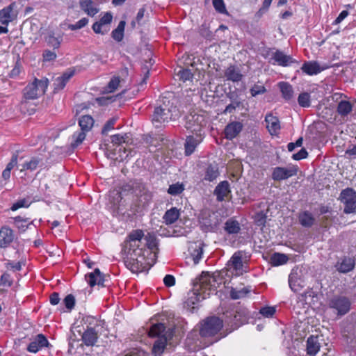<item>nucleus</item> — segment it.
I'll use <instances>...</instances> for the list:
<instances>
[{"label":"nucleus","mask_w":356,"mask_h":356,"mask_svg":"<svg viewBox=\"0 0 356 356\" xmlns=\"http://www.w3.org/2000/svg\"><path fill=\"white\" fill-rule=\"evenodd\" d=\"M127 134L122 136L120 134H115L111 136V143L114 145H120L123 143L126 142V139L127 138Z\"/></svg>","instance_id":"5fc2aeb1"},{"label":"nucleus","mask_w":356,"mask_h":356,"mask_svg":"<svg viewBox=\"0 0 356 356\" xmlns=\"http://www.w3.org/2000/svg\"><path fill=\"white\" fill-rule=\"evenodd\" d=\"M79 124L82 131H88L93 127L94 120L90 115H83L79 120Z\"/></svg>","instance_id":"72a5a7b5"},{"label":"nucleus","mask_w":356,"mask_h":356,"mask_svg":"<svg viewBox=\"0 0 356 356\" xmlns=\"http://www.w3.org/2000/svg\"><path fill=\"white\" fill-rule=\"evenodd\" d=\"M299 221L302 226L309 227L314 224V218L312 213L305 211L299 215Z\"/></svg>","instance_id":"4c0bfd02"},{"label":"nucleus","mask_w":356,"mask_h":356,"mask_svg":"<svg viewBox=\"0 0 356 356\" xmlns=\"http://www.w3.org/2000/svg\"><path fill=\"white\" fill-rule=\"evenodd\" d=\"M243 124L240 122H232L229 123L225 129V137L227 139L232 140L236 138L242 131Z\"/></svg>","instance_id":"dca6fc26"},{"label":"nucleus","mask_w":356,"mask_h":356,"mask_svg":"<svg viewBox=\"0 0 356 356\" xmlns=\"http://www.w3.org/2000/svg\"><path fill=\"white\" fill-rule=\"evenodd\" d=\"M0 284L3 286H11L12 281L10 280V276L8 273H3L0 278Z\"/></svg>","instance_id":"bf43d9fd"},{"label":"nucleus","mask_w":356,"mask_h":356,"mask_svg":"<svg viewBox=\"0 0 356 356\" xmlns=\"http://www.w3.org/2000/svg\"><path fill=\"white\" fill-rule=\"evenodd\" d=\"M63 303L66 308L70 311L72 310L75 305V298L72 294H68L63 300Z\"/></svg>","instance_id":"864d4df0"},{"label":"nucleus","mask_w":356,"mask_h":356,"mask_svg":"<svg viewBox=\"0 0 356 356\" xmlns=\"http://www.w3.org/2000/svg\"><path fill=\"white\" fill-rule=\"evenodd\" d=\"M225 76L227 80L238 82L242 79L243 75L240 70L235 66L231 65L227 68Z\"/></svg>","instance_id":"c756f323"},{"label":"nucleus","mask_w":356,"mask_h":356,"mask_svg":"<svg viewBox=\"0 0 356 356\" xmlns=\"http://www.w3.org/2000/svg\"><path fill=\"white\" fill-rule=\"evenodd\" d=\"M149 336L156 337L164 336L166 337L165 327L163 323H156L151 326L149 331Z\"/></svg>","instance_id":"473e14b6"},{"label":"nucleus","mask_w":356,"mask_h":356,"mask_svg":"<svg viewBox=\"0 0 356 356\" xmlns=\"http://www.w3.org/2000/svg\"><path fill=\"white\" fill-rule=\"evenodd\" d=\"M345 154L351 159H356V145H353L352 147L348 148L346 151Z\"/></svg>","instance_id":"774afa93"},{"label":"nucleus","mask_w":356,"mask_h":356,"mask_svg":"<svg viewBox=\"0 0 356 356\" xmlns=\"http://www.w3.org/2000/svg\"><path fill=\"white\" fill-rule=\"evenodd\" d=\"M14 239V234L11 229L3 227L0 229V248L8 247Z\"/></svg>","instance_id":"aec40b11"},{"label":"nucleus","mask_w":356,"mask_h":356,"mask_svg":"<svg viewBox=\"0 0 356 356\" xmlns=\"http://www.w3.org/2000/svg\"><path fill=\"white\" fill-rule=\"evenodd\" d=\"M144 233L141 229L131 231L124 242L123 252L126 257V266L134 273L143 271L147 266H151L145 257V250L140 248L141 240Z\"/></svg>","instance_id":"f257e3e1"},{"label":"nucleus","mask_w":356,"mask_h":356,"mask_svg":"<svg viewBox=\"0 0 356 356\" xmlns=\"http://www.w3.org/2000/svg\"><path fill=\"white\" fill-rule=\"evenodd\" d=\"M213 5L218 12L220 13H225L226 12L223 0H213Z\"/></svg>","instance_id":"4d7b16f0"},{"label":"nucleus","mask_w":356,"mask_h":356,"mask_svg":"<svg viewBox=\"0 0 356 356\" xmlns=\"http://www.w3.org/2000/svg\"><path fill=\"white\" fill-rule=\"evenodd\" d=\"M88 19L86 17H83L80 20H79L76 24H69L68 29L71 31H75L78 29H81L86 26L88 24Z\"/></svg>","instance_id":"8fccbe9b"},{"label":"nucleus","mask_w":356,"mask_h":356,"mask_svg":"<svg viewBox=\"0 0 356 356\" xmlns=\"http://www.w3.org/2000/svg\"><path fill=\"white\" fill-rule=\"evenodd\" d=\"M279 88L282 92V97L286 101H289L293 97V89L291 84L286 82H280L278 83Z\"/></svg>","instance_id":"7c9ffc66"},{"label":"nucleus","mask_w":356,"mask_h":356,"mask_svg":"<svg viewBox=\"0 0 356 356\" xmlns=\"http://www.w3.org/2000/svg\"><path fill=\"white\" fill-rule=\"evenodd\" d=\"M204 115L198 113H191L186 117L185 127L194 134H201L202 128L206 125Z\"/></svg>","instance_id":"1a4fd4ad"},{"label":"nucleus","mask_w":356,"mask_h":356,"mask_svg":"<svg viewBox=\"0 0 356 356\" xmlns=\"http://www.w3.org/2000/svg\"><path fill=\"white\" fill-rule=\"evenodd\" d=\"M327 305L330 309H334L338 316L345 315L350 309V300L343 296H334L328 300Z\"/></svg>","instance_id":"0eeeda50"},{"label":"nucleus","mask_w":356,"mask_h":356,"mask_svg":"<svg viewBox=\"0 0 356 356\" xmlns=\"http://www.w3.org/2000/svg\"><path fill=\"white\" fill-rule=\"evenodd\" d=\"M354 266L355 261L350 257L342 258L339 260L335 265L337 270L343 273L350 272L353 269Z\"/></svg>","instance_id":"4be33fe9"},{"label":"nucleus","mask_w":356,"mask_h":356,"mask_svg":"<svg viewBox=\"0 0 356 356\" xmlns=\"http://www.w3.org/2000/svg\"><path fill=\"white\" fill-rule=\"evenodd\" d=\"M125 24L126 23L124 21H120L117 28L112 31V38L115 41L121 42L123 40Z\"/></svg>","instance_id":"f704fd0d"},{"label":"nucleus","mask_w":356,"mask_h":356,"mask_svg":"<svg viewBox=\"0 0 356 356\" xmlns=\"http://www.w3.org/2000/svg\"><path fill=\"white\" fill-rule=\"evenodd\" d=\"M15 5V2L11 3L0 10V34L8 33V24L16 18L17 14L14 12Z\"/></svg>","instance_id":"6e6552de"},{"label":"nucleus","mask_w":356,"mask_h":356,"mask_svg":"<svg viewBox=\"0 0 356 356\" xmlns=\"http://www.w3.org/2000/svg\"><path fill=\"white\" fill-rule=\"evenodd\" d=\"M230 192L229 184L227 181H221L215 188L214 194L218 201H223Z\"/></svg>","instance_id":"b1692460"},{"label":"nucleus","mask_w":356,"mask_h":356,"mask_svg":"<svg viewBox=\"0 0 356 356\" xmlns=\"http://www.w3.org/2000/svg\"><path fill=\"white\" fill-rule=\"evenodd\" d=\"M112 20L113 15L111 13H104L100 19L92 24V29L95 33L104 35L109 31V25Z\"/></svg>","instance_id":"f8f14e48"},{"label":"nucleus","mask_w":356,"mask_h":356,"mask_svg":"<svg viewBox=\"0 0 356 356\" xmlns=\"http://www.w3.org/2000/svg\"><path fill=\"white\" fill-rule=\"evenodd\" d=\"M163 282L166 286L170 287V286H172L175 285V279L174 276H172L171 275H167L163 278Z\"/></svg>","instance_id":"0e129e2a"},{"label":"nucleus","mask_w":356,"mask_h":356,"mask_svg":"<svg viewBox=\"0 0 356 356\" xmlns=\"http://www.w3.org/2000/svg\"><path fill=\"white\" fill-rule=\"evenodd\" d=\"M179 79L184 82L189 81L193 78V74L188 69L180 70L177 74Z\"/></svg>","instance_id":"09e8293b"},{"label":"nucleus","mask_w":356,"mask_h":356,"mask_svg":"<svg viewBox=\"0 0 356 356\" xmlns=\"http://www.w3.org/2000/svg\"><path fill=\"white\" fill-rule=\"evenodd\" d=\"M81 9L88 16L94 17L99 11L92 0H79Z\"/></svg>","instance_id":"412c9836"},{"label":"nucleus","mask_w":356,"mask_h":356,"mask_svg":"<svg viewBox=\"0 0 356 356\" xmlns=\"http://www.w3.org/2000/svg\"><path fill=\"white\" fill-rule=\"evenodd\" d=\"M353 109L351 103L348 101H341L337 106V111L339 115L346 116L348 115Z\"/></svg>","instance_id":"e433bc0d"},{"label":"nucleus","mask_w":356,"mask_h":356,"mask_svg":"<svg viewBox=\"0 0 356 356\" xmlns=\"http://www.w3.org/2000/svg\"><path fill=\"white\" fill-rule=\"evenodd\" d=\"M6 267L8 269H11L14 271H19L22 268V265H21L20 262H17V263L8 262L6 264Z\"/></svg>","instance_id":"338daca9"},{"label":"nucleus","mask_w":356,"mask_h":356,"mask_svg":"<svg viewBox=\"0 0 356 356\" xmlns=\"http://www.w3.org/2000/svg\"><path fill=\"white\" fill-rule=\"evenodd\" d=\"M179 216V209L176 207H172L165 211L163 218L166 225H171L178 220Z\"/></svg>","instance_id":"c85d7f7f"},{"label":"nucleus","mask_w":356,"mask_h":356,"mask_svg":"<svg viewBox=\"0 0 356 356\" xmlns=\"http://www.w3.org/2000/svg\"><path fill=\"white\" fill-rule=\"evenodd\" d=\"M275 312L276 309L274 307H264L259 310V313L266 318L273 317Z\"/></svg>","instance_id":"603ef678"},{"label":"nucleus","mask_w":356,"mask_h":356,"mask_svg":"<svg viewBox=\"0 0 356 356\" xmlns=\"http://www.w3.org/2000/svg\"><path fill=\"white\" fill-rule=\"evenodd\" d=\"M250 291V290L246 287L238 289L232 288L230 291V296L234 300L242 298Z\"/></svg>","instance_id":"a19ab883"},{"label":"nucleus","mask_w":356,"mask_h":356,"mask_svg":"<svg viewBox=\"0 0 356 356\" xmlns=\"http://www.w3.org/2000/svg\"><path fill=\"white\" fill-rule=\"evenodd\" d=\"M56 53L50 51V50H45L43 53V58L45 61H50L53 60L56 58Z\"/></svg>","instance_id":"69168bd1"},{"label":"nucleus","mask_w":356,"mask_h":356,"mask_svg":"<svg viewBox=\"0 0 356 356\" xmlns=\"http://www.w3.org/2000/svg\"><path fill=\"white\" fill-rule=\"evenodd\" d=\"M222 321L216 316L207 318L201 323L200 334L203 337L215 336L222 328Z\"/></svg>","instance_id":"20e7f679"},{"label":"nucleus","mask_w":356,"mask_h":356,"mask_svg":"<svg viewBox=\"0 0 356 356\" xmlns=\"http://www.w3.org/2000/svg\"><path fill=\"white\" fill-rule=\"evenodd\" d=\"M184 190L183 184L177 182L170 185L168 189V193L172 195H177L181 194Z\"/></svg>","instance_id":"c03bdc74"},{"label":"nucleus","mask_w":356,"mask_h":356,"mask_svg":"<svg viewBox=\"0 0 356 356\" xmlns=\"http://www.w3.org/2000/svg\"><path fill=\"white\" fill-rule=\"evenodd\" d=\"M325 69L327 67H321L316 61L305 62L301 67L302 72L309 76L317 74Z\"/></svg>","instance_id":"a211bd4d"},{"label":"nucleus","mask_w":356,"mask_h":356,"mask_svg":"<svg viewBox=\"0 0 356 356\" xmlns=\"http://www.w3.org/2000/svg\"><path fill=\"white\" fill-rule=\"evenodd\" d=\"M122 79L119 76H113L107 86V90L109 92H113L118 88Z\"/></svg>","instance_id":"49530a36"},{"label":"nucleus","mask_w":356,"mask_h":356,"mask_svg":"<svg viewBox=\"0 0 356 356\" xmlns=\"http://www.w3.org/2000/svg\"><path fill=\"white\" fill-rule=\"evenodd\" d=\"M321 344L317 336H310L307 341V353L310 355H315L320 350Z\"/></svg>","instance_id":"393cba45"},{"label":"nucleus","mask_w":356,"mask_h":356,"mask_svg":"<svg viewBox=\"0 0 356 356\" xmlns=\"http://www.w3.org/2000/svg\"><path fill=\"white\" fill-rule=\"evenodd\" d=\"M219 175L218 168L217 166L209 165L206 170L204 179L212 181Z\"/></svg>","instance_id":"79ce46f5"},{"label":"nucleus","mask_w":356,"mask_h":356,"mask_svg":"<svg viewBox=\"0 0 356 356\" xmlns=\"http://www.w3.org/2000/svg\"><path fill=\"white\" fill-rule=\"evenodd\" d=\"M180 116V111L173 103L170 106L166 105L156 107L152 115V122L155 127H159L162 123L170 120H175Z\"/></svg>","instance_id":"7ed1b4c3"},{"label":"nucleus","mask_w":356,"mask_h":356,"mask_svg":"<svg viewBox=\"0 0 356 356\" xmlns=\"http://www.w3.org/2000/svg\"><path fill=\"white\" fill-rule=\"evenodd\" d=\"M307 155H308V153L306 151V149H301L298 152L293 154L292 158L293 160L299 161V160L307 158Z\"/></svg>","instance_id":"052dcab7"},{"label":"nucleus","mask_w":356,"mask_h":356,"mask_svg":"<svg viewBox=\"0 0 356 356\" xmlns=\"http://www.w3.org/2000/svg\"><path fill=\"white\" fill-rule=\"evenodd\" d=\"M224 229L229 234H236L239 233L241 226L237 220L230 218L225 222Z\"/></svg>","instance_id":"2f4dec72"},{"label":"nucleus","mask_w":356,"mask_h":356,"mask_svg":"<svg viewBox=\"0 0 356 356\" xmlns=\"http://www.w3.org/2000/svg\"><path fill=\"white\" fill-rule=\"evenodd\" d=\"M271 59L274 60L273 64L277 63L281 66H288L296 62L291 56L286 55L279 50L273 54Z\"/></svg>","instance_id":"6ab92c4d"},{"label":"nucleus","mask_w":356,"mask_h":356,"mask_svg":"<svg viewBox=\"0 0 356 356\" xmlns=\"http://www.w3.org/2000/svg\"><path fill=\"white\" fill-rule=\"evenodd\" d=\"M45 41L47 44L54 49H58L63 41V35L61 34L56 35L54 32H49L45 37Z\"/></svg>","instance_id":"cd10ccee"},{"label":"nucleus","mask_w":356,"mask_h":356,"mask_svg":"<svg viewBox=\"0 0 356 356\" xmlns=\"http://www.w3.org/2000/svg\"><path fill=\"white\" fill-rule=\"evenodd\" d=\"M266 127L268 132L272 136L278 135L281 126L278 118L273 113H267L265 117Z\"/></svg>","instance_id":"ddd939ff"},{"label":"nucleus","mask_w":356,"mask_h":356,"mask_svg":"<svg viewBox=\"0 0 356 356\" xmlns=\"http://www.w3.org/2000/svg\"><path fill=\"white\" fill-rule=\"evenodd\" d=\"M167 344V337L164 336L159 337L152 347V354L154 356H161L163 353Z\"/></svg>","instance_id":"bb28decb"},{"label":"nucleus","mask_w":356,"mask_h":356,"mask_svg":"<svg viewBox=\"0 0 356 356\" xmlns=\"http://www.w3.org/2000/svg\"><path fill=\"white\" fill-rule=\"evenodd\" d=\"M125 356H147V353L143 350L134 348L130 350Z\"/></svg>","instance_id":"e2e57ef3"},{"label":"nucleus","mask_w":356,"mask_h":356,"mask_svg":"<svg viewBox=\"0 0 356 356\" xmlns=\"http://www.w3.org/2000/svg\"><path fill=\"white\" fill-rule=\"evenodd\" d=\"M81 339L86 346H92L97 341L98 335L94 328L88 327L83 333Z\"/></svg>","instance_id":"5701e85b"},{"label":"nucleus","mask_w":356,"mask_h":356,"mask_svg":"<svg viewBox=\"0 0 356 356\" xmlns=\"http://www.w3.org/2000/svg\"><path fill=\"white\" fill-rule=\"evenodd\" d=\"M72 72H65L62 76L57 77L54 82V91H58L64 88L67 81L73 76Z\"/></svg>","instance_id":"a878e982"},{"label":"nucleus","mask_w":356,"mask_h":356,"mask_svg":"<svg viewBox=\"0 0 356 356\" xmlns=\"http://www.w3.org/2000/svg\"><path fill=\"white\" fill-rule=\"evenodd\" d=\"M86 280L90 287L95 286H104V275L99 268H95L93 272L88 273L86 275Z\"/></svg>","instance_id":"2eb2a0df"},{"label":"nucleus","mask_w":356,"mask_h":356,"mask_svg":"<svg viewBox=\"0 0 356 356\" xmlns=\"http://www.w3.org/2000/svg\"><path fill=\"white\" fill-rule=\"evenodd\" d=\"M202 140V134H195V136H189L186 138L185 143V153L186 155H191L195 151L196 147Z\"/></svg>","instance_id":"f3484780"},{"label":"nucleus","mask_w":356,"mask_h":356,"mask_svg":"<svg viewBox=\"0 0 356 356\" xmlns=\"http://www.w3.org/2000/svg\"><path fill=\"white\" fill-rule=\"evenodd\" d=\"M146 241V245L148 249L152 252L155 254V250L157 249L158 242L156 236L154 234L148 233L145 238Z\"/></svg>","instance_id":"58836bf2"},{"label":"nucleus","mask_w":356,"mask_h":356,"mask_svg":"<svg viewBox=\"0 0 356 356\" xmlns=\"http://www.w3.org/2000/svg\"><path fill=\"white\" fill-rule=\"evenodd\" d=\"M38 163L39 160L37 158H32L29 161H26L22 165L21 171L22 172L28 170L31 171L35 170L37 168Z\"/></svg>","instance_id":"de8ad7c7"},{"label":"nucleus","mask_w":356,"mask_h":356,"mask_svg":"<svg viewBox=\"0 0 356 356\" xmlns=\"http://www.w3.org/2000/svg\"><path fill=\"white\" fill-rule=\"evenodd\" d=\"M298 104L303 108H308L311 105V97L308 92H302L298 97Z\"/></svg>","instance_id":"37998d69"},{"label":"nucleus","mask_w":356,"mask_h":356,"mask_svg":"<svg viewBox=\"0 0 356 356\" xmlns=\"http://www.w3.org/2000/svg\"><path fill=\"white\" fill-rule=\"evenodd\" d=\"M85 138H86L85 131H79V132H75L72 135L73 140L72 143V146L73 147L79 146L80 144H81L83 143V141L85 140Z\"/></svg>","instance_id":"a18cd8bd"},{"label":"nucleus","mask_w":356,"mask_h":356,"mask_svg":"<svg viewBox=\"0 0 356 356\" xmlns=\"http://www.w3.org/2000/svg\"><path fill=\"white\" fill-rule=\"evenodd\" d=\"M298 168L295 165H288L286 167H275L273 168L271 177L275 181H280L296 176Z\"/></svg>","instance_id":"9b49d317"},{"label":"nucleus","mask_w":356,"mask_h":356,"mask_svg":"<svg viewBox=\"0 0 356 356\" xmlns=\"http://www.w3.org/2000/svg\"><path fill=\"white\" fill-rule=\"evenodd\" d=\"M288 257L284 254L275 252L270 257V264L274 266L285 264L288 261Z\"/></svg>","instance_id":"c9c22d12"},{"label":"nucleus","mask_w":356,"mask_h":356,"mask_svg":"<svg viewBox=\"0 0 356 356\" xmlns=\"http://www.w3.org/2000/svg\"><path fill=\"white\" fill-rule=\"evenodd\" d=\"M49 343L44 335L38 334L35 338L29 344L27 350L30 353H36L44 347H48Z\"/></svg>","instance_id":"4468645a"},{"label":"nucleus","mask_w":356,"mask_h":356,"mask_svg":"<svg viewBox=\"0 0 356 356\" xmlns=\"http://www.w3.org/2000/svg\"><path fill=\"white\" fill-rule=\"evenodd\" d=\"M30 205V203L29 202V201L26 199H22V200H18L17 202H15L12 207H11V210L12 211H16L19 208H22V207H29Z\"/></svg>","instance_id":"6e6d98bb"},{"label":"nucleus","mask_w":356,"mask_h":356,"mask_svg":"<svg viewBox=\"0 0 356 356\" xmlns=\"http://www.w3.org/2000/svg\"><path fill=\"white\" fill-rule=\"evenodd\" d=\"M339 199L344 204V213H353L356 211V192L350 188L343 190Z\"/></svg>","instance_id":"9d476101"},{"label":"nucleus","mask_w":356,"mask_h":356,"mask_svg":"<svg viewBox=\"0 0 356 356\" xmlns=\"http://www.w3.org/2000/svg\"><path fill=\"white\" fill-rule=\"evenodd\" d=\"M250 94L252 97H256L259 95H262L266 92V89L264 86L259 84H254L250 88Z\"/></svg>","instance_id":"3c124183"},{"label":"nucleus","mask_w":356,"mask_h":356,"mask_svg":"<svg viewBox=\"0 0 356 356\" xmlns=\"http://www.w3.org/2000/svg\"><path fill=\"white\" fill-rule=\"evenodd\" d=\"M115 122H116V119H115V118H112V119L109 120L104 126V127L102 129V134H105L107 132H108L109 131L113 129Z\"/></svg>","instance_id":"13d9d810"},{"label":"nucleus","mask_w":356,"mask_h":356,"mask_svg":"<svg viewBox=\"0 0 356 356\" xmlns=\"http://www.w3.org/2000/svg\"><path fill=\"white\" fill-rule=\"evenodd\" d=\"M221 282L222 278L219 274L203 272L195 284L193 291L188 293L185 304L188 307L194 308L197 302L214 293Z\"/></svg>","instance_id":"f03ea898"},{"label":"nucleus","mask_w":356,"mask_h":356,"mask_svg":"<svg viewBox=\"0 0 356 356\" xmlns=\"http://www.w3.org/2000/svg\"><path fill=\"white\" fill-rule=\"evenodd\" d=\"M14 223L19 231L22 232H25L31 224L27 219H24L20 216L14 218Z\"/></svg>","instance_id":"ea45409f"},{"label":"nucleus","mask_w":356,"mask_h":356,"mask_svg":"<svg viewBox=\"0 0 356 356\" xmlns=\"http://www.w3.org/2000/svg\"><path fill=\"white\" fill-rule=\"evenodd\" d=\"M48 86L47 79H35L33 83L28 84L24 90L26 99H35L44 94Z\"/></svg>","instance_id":"39448f33"},{"label":"nucleus","mask_w":356,"mask_h":356,"mask_svg":"<svg viewBox=\"0 0 356 356\" xmlns=\"http://www.w3.org/2000/svg\"><path fill=\"white\" fill-rule=\"evenodd\" d=\"M243 254L241 251H237L234 253L228 261L229 269L236 276L242 275L248 271V262L243 260Z\"/></svg>","instance_id":"423d86ee"},{"label":"nucleus","mask_w":356,"mask_h":356,"mask_svg":"<svg viewBox=\"0 0 356 356\" xmlns=\"http://www.w3.org/2000/svg\"><path fill=\"white\" fill-rule=\"evenodd\" d=\"M17 159H18L17 154H13L10 162L7 164V165L6 167V169H8L9 170L11 171V170L13 169L17 165Z\"/></svg>","instance_id":"680f3d73"}]
</instances>
